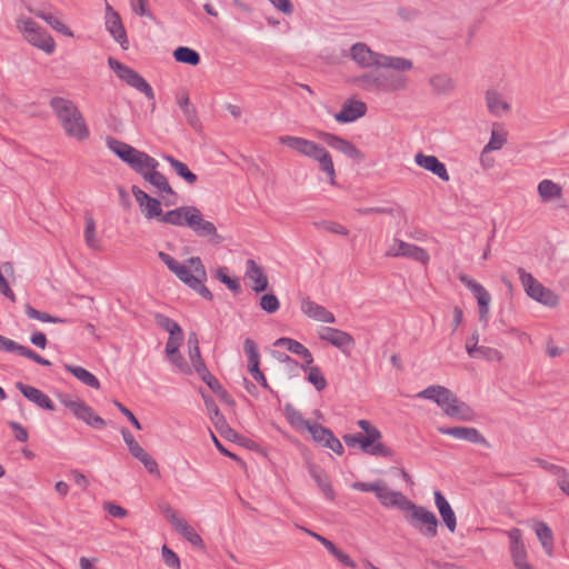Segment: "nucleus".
I'll return each mask as SVG.
<instances>
[{"label":"nucleus","instance_id":"f257e3e1","mask_svg":"<svg viewBox=\"0 0 569 569\" xmlns=\"http://www.w3.org/2000/svg\"><path fill=\"white\" fill-rule=\"evenodd\" d=\"M49 104L68 137L83 141L90 136L82 113L71 100L53 97Z\"/></svg>","mask_w":569,"mask_h":569},{"label":"nucleus","instance_id":"f03ea898","mask_svg":"<svg viewBox=\"0 0 569 569\" xmlns=\"http://www.w3.org/2000/svg\"><path fill=\"white\" fill-rule=\"evenodd\" d=\"M417 397L435 401L450 418L461 421H472L475 419L472 408L443 386H429L420 391Z\"/></svg>","mask_w":569,"mask_h":569},{"label":"nucleus","instance_id":"7ed1b4c3","mask_svg":"<svg viewBox=\"0 0 569 569\" xmlns=\"http://www.w3.org/2000/svg\"><path fill=\"white\" fill-rule=\"evenodd\" d=\"M279 142L305 157L318 161L321 171H323L328 178V182L331 186L337 184V174L331 154L323 146L312 140L295 136H281L279 137Z\"/></svg>","mask_w":569,"mask_h":569},{"label":"nucleus","instance_id":"20e7f679","mask_svg":"<svg viewBox=\"0 0 569 569\" xmlns=\"http://www.w3.org/2000/svg\"><path fill=\"white\" fill-rule=\"evenodd\" d=\"M191 268H193V272L184 264H181L177 270H174V274L186 284H188L191 289L198 292L206 300L211 301L213 296L211 291L204 286V281L207 280L206 268L199 257H191L188 260Z\"/></svg>","mask_w":569,"mask_h":569},{"label":"nucleus","instance_id":"39448f33","mask_svg":"<svg viewBox=\"0 0 569 569\" xmlns=\"http://www.w3.org/2000/svg\"><path fill=\"white\" fill-rule=\"evenodd\" d=\"M407 522L423 537L432 539L438 535L439 521L436 515L426 507L410 501L405 511Z\"/></svg>","mask_w":569,"mask_h":569},{"label":"nucleus","instance_id":"423d86ee","mask_svg":"<svg viewBox=\"0 0 569 569\" xmlns=\"http://www.w3.org/2000/svg\"><path fill=\"white\" fill-rule=\"evenodd\" d=\"M518 274L526 293L531 299L547 307H556L558 305V296L549 288L542 286L531 273L527 272L523 268H519Z\"/></svg>","mask_w":569,"mask_h":569},{"label":"nucleus","instance_id":"0eeeda50","mask_svg":"<svg viewBox=\"0 0 569 569\" xmlns=\"http://www.w3.org/2000/svg\"><path fill=\"white\" fill-rule=\"evenodd\" d=\"M108 64L110 69L117 74V77L124 81L128 86L142 92L148 99H154L152 87L136 70L112 57H109Z\"/></svg>","mask_w":569,"mask_h":569},{"label":"nucleus","instance_id":"6e6552de","mask_svg":"<svg viewBox=\"0 0 569 569\" xmlns=\"http://www.w3.org/2000/svg\"><path fill=\"white\" fill-rule=\"evenodd\" d=\"M59 401L68 408L77 419L82 420L88 426L94 429H103L106 427V421L94 413L93 409L83 400L79 398L72 399L70 395L62 393L59 395Z\"/></svg>","mask_w":569,"mask_h":569},{"label":"nucleus","instance_id":"1a4fd4ad","mask_svg":"<svg viewBox=\"0 0 569 569\" xmlns=\"http://www.w3.org/2000/svg\"><path fill=\"white\" fill-rule=\"evenodd\" d=\"M158 167L159 162L148 154L136 172L152 184L161 194L174 196L176 192L166 176L158 171Z\"/></svg>","mask_w":569,"mask_h":569},{"label":"nucleus","instance_id":"9d476101","mask_svg":"<svg viewBox=\"0 0 569 569\" xmlns=\"http://www.w3.org/2000/svg\"><path fill=\"white\" fill-rule=\"evenodd\" d=\"M22 31L26 40L44 51L47 54H51L56 50V42L53 38L42 29L36 21L27 19L23 21Z\"/></svg>","mask_w":569,"mask_h":569},{"label":"nucleus","instance_id":"9b49d317","mask_svg":"<svg viewBox=\"0 0 569 569\" xmlns=\"http://www.w3.org/2000/svg\"><path fill=\"white\" fill-rule=\"evenodd\" d=\"M108 148L116 153L124 163H127L133 171H136L143 160L147 158L148 153L143 151H139L132 146L117 140L112 137L107 139Z\"/></svg>","mask_w":569,"mask_h":569},{"label":"nucleus","instance_id":"f8f14e48","mask_svg":"<svg viewBox=\"0 0 569 569\" xmlns=\"http://www.w3.org/2000/svg\"><path fill=\"white\" fill-rule=\"evenodd\" d=\"M459 280L472 292L477 299L479 306V320L481 322H487L489 317V305L491 301L490 293L482 284L470 278L468 274L460 273Z\"/></svg>","mask_w":569,"mask_h":569},{"label":"nucleus","instance_id":"ddd939ff","mask_svg":"<svg viewBox=\"0 0 569 569\" xmlns=\"http://www.w3.org/2000/svg\"><path fill=\"white\" fill-rule=\"evenodd\" d=\"M131 191L144 218L147 220L157 219L161 222L164 213L160 200L149 196L137 186H132Z\"/></svg>","mask_w":569,"mask_h":569},{"label":"nucleus","instance_id":"4468645a","mask_svg":"<svg viewBox=\"0 0 569 569\" xmlns=\"http://www.w3.org/2000/svg\"><path fill=\"white\" fill-rule=\"evenodd\" d=\"M188 224L196 236L200 238H208L212 243L218 244L222 241V237L217 232L216 226L203 219V214L194 207V211L191 213V218Z\"/></svg>","mask_w":569,"mask_h":569},{"label":"nucleus","instance_id":"2eb2a0df","mask_svg":"<svg viewBox=\"0 0 569 569\" xmlns=\"http://www.w3.org/2000/svg\"><path fill=\"white\" fill-rule=\"evenodd\" d=\"M106 29L123 50H128L129 40L121 17L109 3L106 4Z\"/></svg>","mask_w":569,"mask_h":569},{"label":"nucleus","instance_id":"dca6fc26","mask_svg":"<svg viewBox=\"0 0 569 569\" xmlns=\"http://www.w3.org/2000/svg\"><path fill=\"white\" fill-rule=\"evenodd\" d=\"M319 339L340 349L343 353H349L355 346V339L350 333L332 327H322L319 330Z\"/></svg>","mask_w":569,"mask_h":569},{"label":"nucleus","instance_id":"f3484780","mask_svg":"<svg viewBox=\"0 0 569 569\" xmlns=\"http://www.w3.org/2000/svg\"><path fill=\"white\" fill-rule=\"evenodd\" d=\"M438 431L441 435L451 436L459 440H465L471 443L482 445L487 448L490 447L488 440L480 433V431L473 427H439Z\"/></svg>","mask_w":569,"mask_h":569},{"label":"nucleus","instance_id":"a211bd4d","mask_svg":"<svg viewBox=\"0 0 569 569\" xmlns=\"http://www.w3.org/2000/svg\"><path fill=\"white\" fill-rule=\"evenodd\" d=\"M319 137L332 149L340 151L350 159L362 160L363 153L350 141L329 132H320Z\"/></svg>","mask_w":569,"mask_h":569},{"label":"nucleus","instance_id":"6ab92c4d","mask_svg":"<svg viewBox=\"0 0 569 569\" xmlns=\"http://www.w3.org/2000/svg\"><path fill=\"white\" fill-rule=\"evenodd\" d=\"M381 54L363 42H357L350 49L351 59L361 68L380 67Z\"/></svg>","mask_w":569,"mask_h":569},{"label":"nucleus","instance_id":"aec40b11","mask_svg":"<svg viewBox=\"0 0 569 569\" xmlns=\"http://www.w3.org/2000/svg\"><path fill=\"white\" fill-rule=\"evenodd\" d=\"M510 539V552L513 565L517 569H533L530 563L526 561L527 551L521 540V530L513 528L508 532Z\"/></svg>","mask_w":569,"mask_h":569},{"label":"nucleus","instance_id":"412c9836","mask_svg":"<svg viewBox=\"0 0 569 569\" xmlns=\"http://www.w3.org/2000/svg\"><path fill=\"white\" fill-rule=\"evenodd\" d=\"M16 388L31 402L37 405L39 408L53 411L56 409L52 400L40 389L26 385L23 382H17Z\"/></svg>","mask_w":569,"mask_h":569},{"label":"nucleus","instance_id":"4be33fe9","mask_svg":"<svg viewBox=\"0 0 569 569\" xmlns=\"http://www.w3.org/2000/svg\"><path fill=\"white\" fill-rule=\"evenodd\" d=\"M377 498L383 507L397 508L403 513L411 501L402 492L389 490L386 482L381 486V491L378 492Z\"/></svg>","mask_w":569,"mask_h":569},{"label":"nucleus","instance_id":"5701e85b","mask_svg":"<svg viewBox=\"0 0 569 569\" xmlns=\"http://www.w3.org/2000/svg\"><path fill=\"white\" fill-rule=\"evenodd\" d=\"M416 163L427 171L432 172L442 181H449L450 176L443 162H441L436 156H427L419 152L415 157Z\"/></svg>","mask_w":569,"mask_h":569},{"label":"nucleus","instance_id":"b1692460","mask_svg":"<svg viewBox=\"0 0 569 569\" xmlns=\"http://www.w3.org/2000/svg\"><path fill=\"white\" fill-rule=\"evenodd\" d=\"M367 112V106L362 101L348 100L342 104L341 110L335 114V119L341 123L356 121Z\"/></svg>","mask_w":569,"mask_h":569},{"label":"nucleus","instance_id":"393cba45","mask_svg":"<svg viewBox=\"0 0 569 569\" xmlns=\"http://www.w3.org/2000/svg\"><path fill=\"white\" fill-rule=\"evenodd\" d=\"M379 91L396 92L408 88L409 79L407 76L398 72H380Z\"/></svg>","mask_w":569,"mask_h":569},{"label":"nucleus","instance_id":"a878e982","mask_svg":"<svg viewBox=\"0 0 569 569\" xmlns=\"http://www.w3.org/2000/svg\"><path fill=\"white\" fill-rule=\"evenodd\" d=\"M301 310L309 318H312L320 322L326 323H335L336 317L335 315L327 310L325 307L316 303L309 297H306L301 300Z\"/></svg>","mask_w":569,"mask_h":569},{"label":"nucleus","instance_id":"bb28decb","mask_svg":"<svg viewBox=\"0 0 569 569\" xmlns=\"http://www.w3.org/2000/svg\"><path fill=\"white\" fill-rule=\"evenodd\" d=\"M273 345L276 347H283L288 351L301 357L303 359V363L301 365L302 370L308 369V366L313 362V357L309 349L295 339L282 337L277 339Z\"/></svg>","mask_w":569,"mask_h":569},{"label":"nucleus","instance_id":"cd10ccee","mask_svg":"<svg viewBox=\"0 0 569 569\" xmlns=\"http://www.w3.org/2000/svg\"><path fill=\"white\" fill-rule=\"evenodd\" d=\"M246 278L252 281L251 289L259 293L268 289L269 280L263 269L253 259H248Z\"/></svg>","mask_w":569,"mask_h":569},{"label":"nucleus","instance_id":"c85d7f7f","mask_svg":"<svg viewBox=\"0 0 569 569\" xmlns=\"http://www.w3.org/2000/svg\"><path fill=\"white\" fill-rule=\"evenodd\" d=\"M472 340H475V345H470V341L466 343V350L470 357L481 358L488 361H500L502 359V355L499 350L487 346H478V332L472 335Z\"/></svg>","mask_w":569,"mask_h":569},{"label":"nucleus","instance_id":"c756f323","mask_svg":"<svg viewBox=\"0 0 569 569\" xmlns=\"http://www.w3.org/2000/svg\"><path fill=\"white\" fill-rule=\"evenodd\" d=\"M435 505L445 522L446 527L450 532H455L457 528V518L456 513L452 510L450 503L446 499V497L439 491L436 490L435 493Z\"/></svg>","mask_w":569,"mask_h":569},{"label":"nucleus","instance_id":"7c9ffc66","mask_svg":"<svg viewBox=\"0 0 569 569\" xmlns=\"http://www.w3.org/2000/svg\"><path fill=\"white\" fill-rule=\"evenodd\" d=\"M194 211V206H181L173 210L164 212L162 217L163 223L176 227H188L191 213Z\"/></svg>","mask_w":569,"mask_h":569},{"label":"nucleus","instance_id":"2f4dec72","mask_svg":"<svg viewBox=\"0 0 569 569\" xmlns=\"http://www.w3.org/2000/svg\"><path fill=\"white\" fill-rule=\"evenodd\" d=\"M308 470L311 478L316 481L326 498L333 501L336 498L335 490L326 471L317 465H309Z\"/></svg>","mask_w":569,"mask_h":569},{"label":"nucleus","instance_id":"473e14b6","mask_svg":"<svg viewBox=\"0 0 569 569\" xmlns=\"http://www.w3.org/2000/svg\"><path fill=\"white\" fill-rule=\"evenodd\" d=\"M537 191L542 202L562 199V187L549 179L541 180Z\"/></svg>","mask_w":569,"mask_h":569},{"label":"nucleus","instance_id":"72a5a7b5","mask_svg":"<svg viewBox=\"0 0 569 569\" xmlns=\"http://www.w3.org/2000/svg\"><path fill=\"white\" fill-rule=\"evenodd\" d=\"M429 84L435 94H449L456 88L455 80L447 73H437L430 77Z\"/></svg>","mask_w":569,"mask_h":569},{"label":"nucleus","instance_id":"f704fd0d","mask_svg":"<svg viewBox=\"0 0 569 569\" xmlns=\"http://www.w3.org/2000/svg\"><path fill=\"white\" fill-rule=\"evenodd\" d=\"M174 530L189 541L194 548L203 549L204 543L200 535L183 519L176 520Z\"/></svg>","mask_w":569,"mask_h":569},{"label":"nucleus","instance_id":"c9c22d12","mask_svg":"<svg viewBox=\"0 0 569 569\" xmlns=\"http://www.w3.org/2000/svg\"><path fill=\"white\" fill-rule=\"evenodd\" d=\"M163 159L171 166L174 172L182 178L188 184H194L198 181V177L193 173L188 166L176 159L173 156L164 154Z\"/></svg>","mask_w":569,"mask_h":569},{"label":"nucleus","instance_id":"e433bc0d","mask_svg":"<svg viewBox=\"0 0 569 569\" xmlns=\"http://www.w3.org/2000/svg\"><path fill=\"white\" fill-rule=\"evenodd\" d=\"M63 367L68 372L72 373L78 380H80L86 386H89L93 389L100 388V381L98 380V378L87 369L79 366H72L69 363H64Z\"/></svg>","mask_w":569,"mask_h":569},{"label":"nucleus","instance_id":"4c0bfd02","mask_svg":"<svg viewBox=\"0 0 569 569\" xmlns=\"http://www.w3.org/2000/svg\"><path fill=\"white\" fill-rule=\"evenodd\" d=\"M177 103L182 110L187 122L194 129L200 128V120L196 108L191 104L189 96L187 93L181 94L177 99Z\"/></svg>","mask_w":569,"mask_h":569},{"label":"nucleus","instance_id":"58836bf2","mask_svg":"<svg viewBox=\"0 0 569 569\" xmlns=\"http://www.w3.org/2000/svg\"><path fill=\"white\" fill-rule=\"evenodd\" d=\"M486 102L489 111L495 116H500L502 112L510 110V104L503 101L496 90L486 92Z\"/></svg>","mask_w":569,"mask_h":569},{"label":"nucleus","instance_id":"ea45409f","mask_svg":"<svg viewBox=\"0 0 569 569\" xmlns=\"http://www.w3.org/2000/svg\"><path fill=\"white\" fill-rule=\"evenodd\" d=\"M173 58L180 63H186L192 67L198 66L201 60L199 52L189 47H178L173 51Z\"/></svg>","mask_w":569,"mask_h":569},{"label":"nucleus","instance_id":"a19ab883","mask_svg":"<svg viewBox=\"0 0 569 569\" xmlns=\"http://www.w3.org/2000/svg\"><path fill=\"white\" fill-rule=\"evenodd\" d=\"M380 67L393 69L397 71H407L412 69L413 63L410 59L407 58L381 54Z\"/></svg>","mask_w":569,"mask_h":569},{"label":"nucleus","instance_id":"79ce46f5","mask_svg":"<svg viewBox=\"0 0 569 569\" xmlns=\"http://www.w3.org/2000/svg\"><path fill=\"white\" fill-rule=\"evenodd\" d=\"M24 312L30 319H36L42 322H51V323H69L71 322L69 319L60 318L51 316L48 312L40 311L33 308L30 303L24 306Z\"/></svg>","mask_w":569,"mask_h":569},{"label":"nucleus","instance_id":"37998d69","mask_svg":"<svg viewBox=\"0 0 569 569\" xmlns=\"http://www.w3.org/2000/svg\"><path fill=\"white\" fill-rule=\"evenodd\" d=\"M402 258H409L422 264H427L430 256L427 250L412 243L405 242Z\"/></svg>","mask_w":569,"mask_h":569},{"label":"nucleus","instance_id":"c03bdc74","mask_svg":"<svg viewBox=\"0 0 569 569\" xmlns=\"http://www.w3.org/2000/svg\"><path fill=\"white\" fill-rule=\"evenodd\" d=\"M36 14L44 20L57 32L67 37H73V32L53 13L40 10L36 12Z\"/></svg>","mask_w":569,"mask_h":569},{"label":"nucleus","instance_id":"a18cd8bd","mask_svg":"<svg viewBox=\"0 0 569 569\" xmlns=\"http://www.w3.org/2000/svg\"><path fill=\"white\" fill-rule=\"evenodd\" d=\"M345 443L348 447L360 446V449L366 452L371 440H378V433H369V437H365L362 433H347L342 437Z\"/></svg>","mask_w":569,"mask_h":569},{"label":"nucleus","instance_id":"49530a36","mask_svg":"<svg viewBox=\"0 0 569 569\" xmlns=\"http://www.w3.org/2000/svg\"><path fill=\"white\" fill-rule=\"evenodd\" d=\"M380 72H367L355 79L359 88L367 91H379Z\"/></svg>","mask_w":569,"mask_h":569},{"label":"nucleus","instance_id":"de8ad7c7","mask_svg":"<svg viewBox=\"0 0 569 569\" xmlns=\"http://www.w3.org/2000/svg\"><path fill=\"white\" fill-rule=\"evenodd\" d=\"M84 241L92 250H100V241L96 236V222L91 216H86Z\"/></svg>","mask_w":569,"mask_h":569},{"label":"nucleus","instance_id":"09e8293b","mask_svg":"<svg viewBox=\"0 0 569 569\" xmlns=\"http://www.w3.org/2000/svg\"><path fill=\"white\" fill-rule=\"evenodd\" d=\"M153 319L157 326L167 331L169 335L181 333L182 329L179 326V323L172 320L171 318L167 317L166 315L154 312Z\"/></svg>","mask_w":569,"mask_h":569},{"label":"nucleus","instance_id":"8fccbe9b","mask_svg":"<svg viewBox=\"0 0 569 569\" xmlns=\"http://www.w3.org/2000/svg\"><path fill=\"white\" fill-rule=\"evenodd\" d=\"M303 371L308 373L307 380L316 388L317 391H322L327 388V380L319 367H312L309 365L308 369Z\"/></svg>","mask_w":569,"mask_h":569},{"label":"nucleus","instance_id":"3c124183","mask_svg":"<svg viewBox=\"0 0 569 569\" xmlns=\"http://www.w3.org/2000/svg\"><path fill=\"white\" fill-rule=\"evenodd\" d=\"M286 417L291 426L299 429H308V426L311 423L309 420L303 418L301 412L289 403L286 406Z\"/></svg>","mask_w":569,"mask_h":569},{"label":"nucleus","instance_id":"603ef678","mask_svg":"<svg viewBox=\"0 0 569 569\" xmlns=\"http://www.w3.org/2000/svg\"><path fill=\"white\" fill-rule=\"evenodd\" d=\"M216 278L220 282L226 284L228 287V289L231 290L233 293H236V295L240 293L241 286H240L238 278L229 277L227 273V268H224V267L218 268L216 271Z\"/></svg>","mask_w":569,"mask_h":569},{"label":"nucleus","instance_id":"864d4df0","mask_svg":"<svg viewBox=\"0 0 569 569\" xmlns=\"http://www.w3.org/2000/svg\"><path fill=\"white\" fill-rule=\"evenodd\" d=\"M536 535L545 549L552 547V531L545 522H537L535 527Z\"/></svg>","mask_w":569,"mask_h":569},{"label":"nucleus","instance_id":"5fc2aeb1","mask_svg":"<svg viewBox=\"0 0 569 569\" xmlns=\"http://www.w3.org/2000/svg\"><path fill=\"white\" fill-rule=\"evenodd\" d=\"M313 226L317 229H323L331 233H336V234H340V236L349 234V230L345 226H342L338 222H335V221H330V220L315 221Z\"/></svg>","mask_w":569,"mask_h":569},{"label":"nucleus","instance_id":"6e6d98bb","mask_svg":"<svg viewBox=\"0 0 569 569\" xmlns=\"http://www.w3.org/2000/svg\"><path fill=\"white\" fill-rule=\"evenodd\" d=\"M506 142H507V134L505 132L500 133L496 130H492L490 140L483 148L482 156L486 152L500 150L505 146Z\"/></svg>","mask_w":569,"mask_h":569},{"label":"nucleus","instance_id":"4d7b16f0","mask_svg":"<svg viewBox=\"0 0 569 569\" xmlns=\"http://www.w3.org/2000/svg\"><path fill=\"white\" fill-rule=\"evenodd\" d=\"M371 456H378L383 458H390L393 456V450L378 440H371L366 452Z\"/></svg>","mask_w":569,"mask_h":569},{"label":"nucleus","instance_id":"13d9d810","mask_svg":"<svg viewBox=\"0 0 569 569\" xmlns=\"http://www.w3.org/2000/svg\"><path fill=\"white\" fill-rule=\"evenodd\" d=\"M259 306L263 311L274 313L279 310L280 302L274 293H264L260 298Z\"/></svg>","mask_w":569,"mask_h":569},{"label":"nucleus","instance_id":"bf43d9fd","mask_svg":"<svg viewBox=\"0 0 569 569\" xmlns=\"http://www.w3.org/2000/svg\"><path fill=\"white\" fill-rule=\"evenodd\" d=\"M121 435H122L123 441L128 446L130 453L134 458L139 457V455H141L144 451V449L138 443V441L134 439L133 435L127 428L121 429Z\"/></svg>","mask_w":569,"mask_h":569},{"label":"nucleus","instance_id":"052dcab7","mask_svg":"<svg viewBox=\"0 0 569 569\" xmlns=\"http://www.w3.org/2000/svg\"><path fill=\"white\" fill-rule=\"evenodd\" d=\"M311 436H312V439L317 442H321L322 445H325V442L327 441V438L328 436L331 433V430L327 427H323L317 422H311L309 426H308V429H307Z\"/></svg>","mask_w":569,"mask_h":569},{"label":"nucleus","instance_id":"680f3d73","mask_svg":"<svg viewBox=\"0 0 569 569\" xmlns=\"http://www.w3.org/2000/svg\"><path fill=\"white\" fill-rule=\"evenodd\" d=\"M132 11L139 17H146L152 21L156 20V17L149 9L148 0H136L131 1Z\"/></svg>","mask_w":569,"mask_h":569},{"label":"nucleus","instance_id":"e2e57ef3","mask_svg":"<svg viewBox=\"0 0 569 569\" xmlns=\"http://www.w3.org/2000/svg\"><path fill=\"white\" fill-rule=\"evenodd\" d=\"M383 480H377L375 482L357 481L351 485V488L361 492H375L376 496L381 491Z\"/></svg>","mask_w":569,"mask_h":569},{"label":"nucleus","instance_id":"0e129e2a","mask_svg":"<svg viewBox=\"0 0 569 569\" xmlns=\"http://www.w3.org/2000/svg\"><path fill=\"white\" fill-rule=\"evenodd\" d=\"M24 349H26L24 346L19 345L14 340H11V339L0 335V350L7 351V352H17L18 355L22 356V352Z\"/></svg>","mask_w":569,"mask_h":569},{"label":"nucleus","instance_id":"69168bd1","mask_svg":"<svg viewBox=\"0 0 569 569\" xmlns=\"http://www.w3.org/2000/svg\"><path fill=\"white\" fill-rule=\"evenodd\" d=\"M162 558L168 567L172 569H180V559L178 555L167 546L162 547Z\"/></svg>","mask_w":569,"mask_h":569},{"label":"nucleus","instance_id":"338daca9","mask_svg":"<svg viewBox=\"0 0 569 569\" xmlns=\"http://www.w3.org/2000/svg\"><path fill=\"white\" fill-rule=\"evenodd\" d=\"M137 459L144 466L148 472L159 476L157 461L146 450Z\"/></svg>","mask_w":569,"mask_h":569},{"label":"nucleus","instance_id":"774afa93","mask_svg":"<svg viewBox=\"0 0 569 569\" xmlns=\"http://www.w3.org/2000/svg\"><path fill=\"white\" fill-rule=\"evenodd\" d=\"M183 340V331L181 330V333L177 335H169L168 341L166 343V355L169 353H176Z\"/></svg>","mask_w":569,"mask_h":569}]
</instances>
